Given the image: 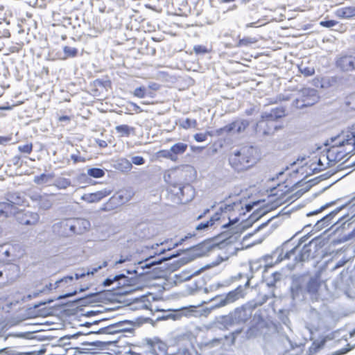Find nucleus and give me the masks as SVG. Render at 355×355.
<instances>
[{"label": "nucleus", "instance_id": "obj_1", "mask_svg": "<svg viewBox=\"0 0 355 355\" xmlns=\"http://www.w3.org/2000/svg\"><path fill=\"white\" fill-rule=\"evenodd\" d=\"M331 143V147L325 153H322V159H328L333 166L344 159L349 154L355 153V126L332 137Z\"/></svg>", "mask_w": 355, "mask_h": 355}, {"label": "nucleus", "instance_id": "obj_2", "mask_svg": "<svg viewBox=\"0 0 355 355\" xmlns=\"http://www.w3.org/2000/svg\"><path fill=\"white\" fill-rule=\"evenodd\" d=\"M304 241L302 239L298 243L297 245L290 248L289 241L285 242L282 248H277L275 254H279L277 261H282L284 259H289L291 257H294L295 263L304 262L309 260L311 258H314L316 251V244L313 241H310L307 244H304L301 250H299L300 245Z\"/></svg>", "mask_w": 355, "mask_h": 355}, {"label": "nucleus", "instance_id": "obj_3", "mask_svg": "<svg viewBox=\"0 0 355 355\" xmlns=\"http://www.w3.org/2000/svg\"><path fill=\"white\" fill-rule=\"evenodd\" d=\"M254 153L255 149L249 146L233 149L229 155V164L238 173L247 171L256 163Z\"/></svg>", "mask_w": 355, "mask_h": 355}, {"label": "nucleus", "instance_id": "obj_4", "mask_svg": "<svg viewBox=\"0 0 355 355\" xmlns=\"http://www.w3.org/2000/svg\"><path fill=\"white\" fill-rule=\"evenodd\" d=\"M249 284L250 279L248 278L244 286H239L234 290L230 291L226 295L216 296L211 300V301L214 302L211 309L225 306L235 302L241 298H243L245 294V289L249 286Z\"/></svg>", "mask_w": 355, "mask_h": 355}, {"label": "nucleus", "instance_id": "obj_5", "mask_svg": "<svg viewBox=\"0 0 355 355\" xmlns=\"http://www.w3.org/2000/svg\"><path fill=\"white\" fill-rule=\"evenodd\" d=\"M319 100L318 91L313 88L306 87L299 92V96L293 102L294 107L302 109L316 103Z\"/></svg>", "mask_w": 355, "mask_h": 355}, {"label": "nucleus", "instance_id": "obj_6", "mask_svg": "<svg viewBox=\"0 0 355 355\" xmlns=\"http://www.w3.org/2000/svg\"><path fill=\"white\" fill-rule=\"evenodd\" d=\"M55 225L69 230L71 234H82L89 230L91 224L87 219L76 218L64 220Z\"/></svg>", "mask_w": 355, "mask_h": 355}, {"label": "nucleus", "instance_id": "obj_7", "mask_svg": "<svg viewBox=\"0 0 355 355\" xmlns=\"http://www.w3.org/2000/svg\"><path fill=\"white\" fill-rule=\"evenodd\" d=\"M305 277L303 276H293L292 283L290 287L291 295L293 301L301 302L305 299L306 294Z\"/></svg>", "mask_w": 355, "mask_h": 355}, {"label": "nucleus", "instance_id": "obj_8", "mask_svg": "<svg viewBox=\"0 0 355 355\" xmlns=\"http://www.w3.org/2000/svg\"><path fill=\"white\" fill-rule=\"evenodd\" d=\"M25 202V198L23 193L19 192H12L7 194L6 201L0 202L6 205V215L15 214L17 211V206L23 205Z\"/></svg>", "mask_w": 355, "mask_h": 355}, {"label": "nucleus", "instance_id": "obj_9", "mask_svg": "<svg viewBox=\"0 0 355 355\" xmlns=\"http://www.w3.org/2000/svg\"><path fill=\"white\" fill-rule=\"evenodd\" d=\"M115 279H117V285L113 288H123L124 291H121V294L128 293L139 289L137 285V278L128 277L124 274L115 275Z\"/></svg>", "mask_w": 355, "mask_h": 355}, {"label": "nucleus", "instance_id": "obj_10", "mask_svg": "<svg viewBox=\"0 0 355 355\" xmlns=\"http://www.w3.org/2000/svg\"><path fill=\"white\" fill-rule=\"evenodd\" d=\"M250 123L245 119H238L235 121L216 130V135L222 136L229 133H241L243 132L249 125Z\"/></svg>", "mask_w": 355, "mask_h": 355}, {"label": "nucleus", "instance_id": "obj_11", "mask_svg": "<svg viewBox=\"0 0 355 355\" xmlns=\"http://www.w3.org/2000/svg\"><path fill=\"white\" fill-rule=\"evenodd\" d=\"M5 282L0 283L1 287L8 286L14 284L20 276V268L16 264L10 265L4 268Z\"/></svg>", "mask_w": 355, "mask_h": 355}, {"label": "nucleus", "instance_id": "obj_12", "mask_svg": "<svg viewBox=\"0 0 355 355\" xmlns=\"http://www.w3.org/2000/svg\"><path fill=\"white\" fill-rule=\"evenodd\" d=\"M234 320L231 312L227 315H219L213 321L211 327L220 330H227L236 324Z\"/></svg>", "mask_w": 355, "mask_h": 355}, {"label": "nucleus", "instance_id": "obj_13", "mask_svg": "<svg viewBox=\"0 0 355 355\" xmlns=\"http://www.w3.org/2000/svg\"><path fill=\"white\" fill-rule=\"evenodd\" d=\"M146 343L150 352L153 355H168L167 345L157 338H146Z\"/></svg>", "mask_w": 355, "mask_h": 355}, {"label": "nucleus", "instance_id": "obj_14", "mask_svg": "<svg viewBox=\"0 0 355 355\" xmlns=\"http://www.w3.org/2000/svg\"><path fill=\"white\" fill-rule=\"evenodd\" d=\"M336 67L344 72L355 71V56L343 55L336 61Z\"/></svg>", "mask_w": 355, "mask_h": 355}, {"label": "nucleus", "instance_id": "obj_15", "mask_svg": "<svg viewBox=\"0 0 355 355\" xmlns=\"http://www.w3.org/2000/svg\"><path fill=\"white\" fill-rule=\"evenodd\" d=\"M215 248V245L212 244L211 241H207L187 248V250H189L190 254L196 258L207 255Z\"/></svg>", "mask_w": 355, "mask_h": 355}, {"label": "nucleus", "instance_id": "obj_16", "mask_svg": "<svg viewBox=\"0 0 355 355\" xmlns=\"http://www.w3.org/2000/svg\"><path fill=\"white\" fill-rule=\"evenodd\" d=\"M306 291L312 299V300H318L319 297L318 290L321 286V281L319 275L311 277L309 280L306 282Z\"/></svg>", "mask_w": 355, "mask_h": 355}, {"label": "nucleus", "instance_id": "obj_17", "mask_svg": "<svg viewBox=\"0 0 355 355\" xmlns=\"http://www.w3.org/2000/svg\"><path fill=\"white\" fill-rule=\"evenodd\" d=\"M133 324L128 320L121 321L102 329L101 331L105 334H116L130 331L132 329Z\"/></svg>", "mask_w": 355, "mask_h": 355}, {"label": "nucleus", "instance_id": "obj_18", "mask_svg": "<svg viewBox=\"0 0 355 355\" xmlns=\"http://www.w3.org/2000/svg\"><path fill=\"white\" fill-rule=\"evenodd\" d=\"M40 220V216L36 212L25 211L19 212L17 215V220L24 225H35Z\"/></svg>", "mask_w": 355, "mask_h": 355}, {"label": "nucleus", "instance_id": "obj_19", "mask_svg": "<svg viewBox=\"0 0 355 355\" xmlns=\"http://www.w3.org/2000/svg\"><path fill=\"white\" fill-rule=\"evenodd\" d=\"M17 257L16 248L11 244L0 245V260L3 261H15Z\"/></svg>", "mask_w": 355, "mask_h": 355}, {"label": "nucleus", "instance_id": "obj_20", "mask_svg": "<svg viewBox=\"0 0 355 355\" xmlns=\"http://www.w3.org/2000/svg\"><path fill=\"white\" fill-rule=\"evenodd\" d=\"M112 190L110 189H104L94 193H85L81 196V199L87 203H94L101 201L103 198L110 195Z\"/></svg>", "mask_w": 355, "mask_h": 355}, {"label": "nucleus", "instance_id": "obj_21", "mask_svg": "<svg viewBox=\"0 0 355 355\" xmlns=\"http://www.w3.org/2000/svg\"><path fill=\"white\" fill-rule=\"evenodd\" d=\"M231 313L237 324L246 322L251 317L252 311L250 307L242 306L235 309Z\"/></svg>", "mask_w": 355, "mask_h": 355}, {"label": "nucleus", "instance_id": "obj_22", "mask_svg": "<svg viewBox=\"0 0 355 355\" xmlns=\"http://www.w3.org/2000/svg\"><path fill=\"white\" fill-rule=\"evenodd\" d=\"M175 194L182 202L185 203L191 201L194 198L195 191L190 184H186L182 187L178 186Z\"/></svg>", "mask_w": 355, "mask_h": 355}, {"label": "nucleus", "instance_id": "obj_23", "mask_svg": "<svg viewBox=\"0 0 355 355\" xmlns=\"http://www.w3.org/2000/svg\"><path fill=\"white\" fill-rule=\"evenodd\" d=\"M345 205H343L341 207H337L336 209L330 212L329 214L326 215L320 220H318L315 223L314 227L316 230H321L323 228L329 226L331 223H333V218L335 216L345 207Z\"/></svg>", "mask_w": 355, "mask_h": 355}, {"label": "nucleus", "instance_id": "obj_24", "mask_svg": "<svg viewBox=\"0 0 355 355\" xmlns=\"http://www.w3.org/2000/svg\"><path fill=\"white\" fill-rule=\"evenodd\" d=\"M277 129L274 124L266 123L264 120H259L257 123L255 131L257 134L266 136L272 135Z\"/></svg>", "mask_w": 355, "mask_h": 355}, {"label": "nucleus", "instance_id": "obj_25", "mask_svg": "<svg viewBox=\"0 0 355 355\" xmlns=\"http://www.w3.org/2000/svg\"><path fill=\"white\" fill-rule=\"evenodd\" d=\"M230 223L226 225H223V227L225 228H229L230 234L231 235L229 236V239H230V242L232 241L233 239H237L238 237L240 236V234L242 232V230H243V226L236 225L233 226L235 225L238 221L239 219L237 218H235L233 220H231L230 218Z\"/></svg>", "mask_w": 355, "mask_h": 355}, {"label": "nucleus", "instance_id": "obj_26", "mask_svg": "<svg viewBox=\"0 0 355 355\" xmlns=\"http://www.w3.org/2000/svg\"><path fill=\"white\" fill-rule=\"evenodd\" d=\"M150 259H146L145 261H141L137 263L135 268L132 270H127L128 274H135L138 276H141L148 272H145V269H149L152 266H154L156 262L150 261L147 263Z\"/></svg>", "mask_w": 355, "mask_h": 355}, {"label": "nucleus", "instance_id": "obj_27", "mask_svg": "<svg viewBox=\"0 0 355 355\" xmlns=\"http://www.w3.org/2000/svg\"><path fill=\"white\" fill-rule=\"evenodd\" d=\"M241 332V329H238L231 333L229 336H225L224 338H216L207 342L205 345L206 347L211 348L220 345L224 339L231 338V344H234L236 336Z\"/></svg>", "mask_w": 355, "mask_h": 355}, {"label": "nucleus", "instance_id": "obj_28", "mask_svg": "<svg viewBox=\"0 0 355 355\" xmlns=\"http://www.w3.org/2000/svg\"><path fill=\"white\" fill-rule=\"evenodd\" d=\"M150 302L146 297L142 296L140 298L135 299L132 303L130 304V309L132 310H147L149 309Z\"/></svg>", "mask_w": 355, "mask_h": 355}, {"label": "nucleus", "instance_id": "obj_29", "mask_svg": "<svg viewBox=\"0 0 355 355\" xmlns=\"http://www.w3.org/2000/svg\"><path fill=\"white\" fill-rule=\"evenodd\" d=\"M336 15L342 19H350L355 17V7H344L336 10Z\"/></svg>", "mask_w": 355, "mask_h": 355}, {"label": "nucleus", "instance_id": "obj_30", "mask_svg": "<svg viewBox=\"0 0 355 355\" xmlns=\"http://www.w3.org/2000/svg\"><path fill=\"white\" fill-rule=\"evenodd\" d=\"M187 148V144L182 142L176 143L171 147V152L175 155V161L178 160V156L184 153Z\"/></svg>", "mask_w": 355, "mask_h": 355}, {"label": "nucleus", "instance_id": "obj_31", "mask_svg": "<svg viewBox=\"0 0 355 355\" xmlns=\"http://www.w3.org/2000/svg\"><path fill=\"white\" fill-rule=\"evenodd\" d=\"M115 130L119 137H129L131 133L134 132L135 128L128 125H119L115 127Z\"/></svg>", "mask_w": 355, "mask_h": 355}, {"label": "nucleus", "instance_id": "obj_32", "mask_svg": "<svg viewBox=\"0 0 355 355\" xmlns=\"http://www.w3.org/2000/svg\"><path fill=\"white\" fill-rule=\"evenodd\" d=\"M315 159L317 166L313 168V172H320L326 168L327 166H332L328 159H322V153L319 156V157H315Z\"/></svg>", "mask_w": 355, "mask_h": 355}, {"label": "nucleus", "instance_id": "obj_33", "mask_svg": "<svg viewBox=\"0 0 355 355\" xmlns=\"http://www.w3.org/2000/svg\"><path fill=\"white\" fill-rule=\"evenodd\" d=\"M53 185L59 189H65L71 185V180L65 178L59 177L55 180Z\"/></svg>", "mask_w": 355, "mask_h": 355}, {"label": "nucleus", "instance_id": "obj_34", "mask_svg": "<svg viewBox=\"0 0 355 355\" xmlns=\"http://www.w3.org/2000/svg\"><path fill=\"white\" fill-rule=\"evenodd\" d=\"M218 219H219V217L218 216V214H216L215 216L211 217L209 220L199 223L196 227V230L197 231L207 230L208 227L212 226L214 224V222L216 220H218Z\"/></svg>", "mask_w": 355, "mask_h": 355}, {"label": "nucleus", "instance_id": "obj_35", "mask_svg": "<svg viewBox=\"0 0 355 355\" xmlns=\"http://www.w3.org/2000/svg\"><path fill=\"white\" fill-rule=\"evenodd\" d=\"M53 205V202L50 197L46 194L43 195V198L40 202V205H38V208L42 210H47L49 209Z\"/></svg>", "mask_w": 355, "mask_h": 355}, {"label": "nucleus", "instance_id": "obj_36", "mask_svg": "<svg viewBox=\"0 0 355 355\" xmlns=\"http://www.w3.org/2000/svg\"><path fill=\"white\" fill-rule=\"evenodd\" d=\"M53 178V174L42 173L34 178V182L37 184H43L49 182Z\"/></svg>", "mask_w": 355, "mask_h": 355}, {"label": "nucleus", "instance_id": "obj_37", "mask_svg": "<svg viewBox=\"0 0 355 355\" xmlns=\"http://www.w3.org/2000/svg\"><path fill=\"white\" fill-rule=\"evenodd\" d=\"M87 173L92 178H99L104 176L105 171L99 168H91L87 170Z\"/></svg>", "mask_w": 355, "mask_h": 355}, {"label": "nucleus", "instance_id": "obj_38", "mask_svg": "<svg viewBox=\"0 0 355 355\" xmlns=\"http://www.w3.org/2000/svg\"><path fill=\"white\" fill-rule=\"evenodd\" d=\"M261 120H264L266 123L273 124V122L277 119L275 118L274 111L271 110L269 112H263L261 115Z\"/></svg>", "mask_w": 355, "mask_h": 355}, {"label": "nucleus", "instance_id": "obj_39", "mask_svg": "<svg viewBox=\"0 0 355 355\" xmlns=\"http://www.w3.org/2000/svg\"><path fill=\"white\" fill-rule=\"evenodd\" d=\"M107 266V261H103L101 264L96 265L94 266L87 268H86V274H88V276L93 275L96 272H97L99 270L106 267Z\"/></svg>", "mask_w": 355, "mask_h": 355}, {"label": "nucleus", "instance_id": "obj_40", "mask_svg": "<svg viewBox=\"0 0 355 355\" xmlns=\"http://www.w3.org/2000/svg\"><path fill=\"white\" fill-rule=\"evenodd\" d=\"M58 349L64 350L65 355H76V353H81V350L83 349V348L72 345L66 348L58 347Z\"/></svg>", "mask_w": 355, "mask_h": 355}, {"label": "nucleus", "instance_id": "obj_41", "mask_svg": "<svg viewBox=\"0 0 355 355\" xmlns=\"http://www.w3.org/2000/svg\"><path fill=\"white\" fill-rule=\"evenodd\" d=\"M63 52L64 55V59L67 58H74L78 54V49L74 47H70L68 46H64L63 47Z\"/></svg>", "mask_w": 355, "mask_h": 355}, {"label": "nucleus", "instance_id": "obj_42", "mask_svg": "<svg viewBox=\"0 0 355 355\" xmlns=\"http://www.w3.org/2000/svg\"><path fill=\"white\" fill-rule=\"evenodd\" d=\"M304 193V191H303L302 190H299L293 194H290V193H286L285 197H286V198L285 201L286 202H288V201L293 202L295 200H297V198H299L300 197H301Z\"/></svg>", "mask_w": 355, "mask_h": 355}, {"label": "nucleus", "instance_id": "obj_43", "mask_svg": "<svg viewBox=\"0 0 355 355\" xmlns=\"http://www.w3.org/2000/svg\"><path fill=\"white\" fill-rule=\"evenodd\" d=\"M257 41L254 38L247 37L243 39H240L238 44H236V47L241 46H248L251 44L255 43Z\"/></svg>", "mask_w": 355, "mask_h": 355}, {"label": "nucleus", "instance_id": "obj_44", "mask_svg": "<svg viewBox=\"0 0 355 355\" xmlns=\"http://www.w3.org/2000/svg\"><path fill=\"white\" fill-rule=\"evenodd\" d=\"M158 154H159V157H164V158H166V159H169L170 160H171L173 162H176L175 161V155H173V154L172 153L171 148L169 150H159L158 152Z\"/></svg>", "mask_w": 355, "mask_h": 355}, {"label": "nucleus", "instance_id": "obj_45", "mask_svg": "<svg viewBox=\"0 0 355 355\" xmlns=\"http://www.w3.org/2000/svg\"><path fill=\"white\" fill-rule=\"evenodd\" d=\"M8 24L0 22V39L8 38L10 36L9 30L7 28Z\"/></svg>", "mask_w": 355, "mask_h": 355}, {"label": "nucleus", "instance_id": "obj_46", "mask_svg": "<svg viewBox=\"0 0 355 355\" xmlns=\"http://www.w3.org/2000/svg\"><path fill=\"white\" fill-rule=\"evenodd\" d=\"M33 144L27 143L24 145L18 146L17 148L20 153L30 154L33 151Z\"/></svg>", "mask_w": 355, "mask_h": 355}, {"label": "nucleus", "instance_id": "obj_47", "mask_svg": "<svg viewBox=\"0 0 355 355\" xmlns=\"http://www.w3.org/2000/svg\"><path fill=\"white\" fill-rule=\"evenodd\" d=\"M145 163V159L143 157L141 156H134L131 158V162H128L127 164L128 165V168L131 166V164H134L135 165H142Z\"/></svg>", "mask_w": 355, "mask_h": 355}, {"label": "nucleus", "instance_id": "obj_48", "mask_svg": "<svg viewBox=\"0 0 355 355\" xmlns=\"http://www.w3.org/2000/svg\"><path fill=\"white\" fill-rule=\"evenodd\" d=\"M239 205L234 204V202L229 204H224L220 206V209L225 213L229 211H235V206H238Z\"/></svg>", "mask_w": 355, "mask_h": 355}, {"label": "nucleus", "instance_id": "obj_49", "mask_svg": "<svg viewBox=\"0 0 355 355\" xmlns=\"http://www.w3.org/2000/svg\"><path fill=\"white\" fill-rule=\"evenodd\" d=\"M133 94L140 98H144L146 95V89L144 87H137L134 90Z\"/></svg>", "mask_w": 355, "mask_h": 355}, {"label": "nucleus", "instance_id": "obj_50", "mask_svg": "<svg viewBox=\"0 0 355 355\" xmlns=\"http://www.w3.org/2000/svg\"><path fill=\"white\" fill-rule=\"evenodd\" d=\"M197 125V121L196 119H186L182 124V126L184 128H195Z\"/></svg>", "mask_w": 355, "mask_h": 355}, {"label": "nucleus", "instance_id": "obj_51", "mask_svg": "<svg viewBox=\"0 0 355 355\" xmlns=\"http://www.w3.org/2000/svg\"><path fill=\"white\" fill-rule=\"evenodd\" d=\"M193 51L196 54H205L209 52L206 46L202 45H196L193 46Z\"/></svg>", "mask_w": 355, "mask_h": 355}, {"label": "nucleus", "instance_id": "obj_52", "mask_svg": "<svg viewBox=\"0 0 355 355\" xmlns=\"http://www.w3.org/2000/svg\"><path fill=\"white\" fill-rule=\"evenodd\" d=\"M211 135L209 132L205 133H196L194 135L193 138L198 142L205 141L207 139V135Z\"/></svg>", "mask_w": 355, "mask_h": 355}, {"label": "nucleus", "instance_id": "obj_53", "mask_svg": "<svg viewBox=\"0 0 355 355\" xmlns=\"http://www.w3.org/2000/svg\"><path fill=\"white\" fill-rule=\"evenodd\" d=\"M70 339L69 337H62L61 338L60 340H59V345H58V347H64V348H66V347H71L72 345H73L72 344V343L71 342H67V340H69Z\"/></svg>", "mask_w": 355, "mask_h": 355}, {"label": "nucleus", "instance_id": "obj_54", "mask_svg": "<svg viewBox=\"0 0 355 355\" xmlns=\"http://www.w3.org/2000/svg\"><path fill=\"white\" fill-rule=\"evenodd\" d=\"M274 111L275 118L280 119L285 116V109L283 107L272 109Z\"/></svg>", "mask_w": 355, "mask_h": 355}, {"label": "nucleus", "instance_id": "obj_55", "mask_svg": "<svg viewBox=\"0 0 355 355\" xmlns=\"http://www.w3.org/2000/svg\"><path fill=\"white\" fill-rule=\"evenodd\" d=\"M73 279V277L71 276V275L64 277L63 278H62L55 282V284H53V288H58L60 286V284L62 282L67 283L69 282H71Z\"/></svg>", "mask_w": 355, "mask_h": 355}, {"label": "nucleus", "instance_id": "obj_56", "mask_svg": "<svg viewBox=\"0 0 355 355\" xmlns=\"http://www.w3.org/2000/svg\"><path fill=\"white\" fill-rule=\"evenodd\" d=\"M30 198L31 199V200L33 202H35L37 207H38V205H40V201L43 198V195H41V194H39V193H31L30 195Z\"/></svg>", "mask_w": 355, "mask_h": 355}, {"label": "nucleus", "instance_id": "obj_57", "mask_svg": "<svg viewBox=\"0 0 355 355\" xmlns=\"http://www.w3.org/2000/svg\"><path fill=\"white\" fill-rule=\"evenodd\" d=\"M324 345V341H321L319 343H316L315 342H313L311 347L309 349L310 352H316L318 349L322 348L323 345Z\"/></svg>", "mask_w": 355, "mask_h": 355}, {"label": "nucleus", "instance_id": "obj_58", "mask_svg": "<svg viewBox=\"0 0 355 355\" xmlns=\"http://www.w3.org/2000/svg\"><path fill=\"white\" fill-rule=\"evenodd\" d=\"M85 276H88V274H86V268L79 269L74 274V277L76 279L83 278Z\"/></svg>", "mask_w": 355, "mask_h": 355}, {"label": "nucleus", "instance_id": "obj_59", "mask_svg": "<svg viewBox=\"0 0 355 355\" xmlns=\"http://www.w3.org/2000/svg\"><path fill=\"white\" fill-rule=\"evenodd\" d=\"M300 69L301 72L303 74H304L306 76H311L315 72V70L313 68H310V67H300Z\"/></svg>", "mask_w": 355, "mask_h": 355}, {"label": "nucleus", "instance_id": "obj_60", "mask_svg": "<svg viewBox=\"0 0 355 355\" xmlns=\"http://www.w3.org/2000/svg\"><path fill=\"white\" fill-rule=\"evenodd\" d=\"M310 318L314 320H318L320 319L319 312L314 308H311L309 310Z\"/></svg>", "mask_w": 355, "mask_h": 355}, {"label": "nucleus", "instance_id": "obj_61", "mask_svg": "<svg viewBox=\"0 0 355 355\" xmlns=\"http://www.w3.org/2000/svg\"><path fill=\"white\" fill-rule=\"evenodd\" d=\"M337 24H338V22L334 20H326V21H322L320 22L321 26H322L324 27H327V28L334 27Z\"/></svg>", "mask_w": 355, "mask_h": 355}, {"label": "nucleus", "instance_id": "obj_62", "mask_svg": "<svg viewBox=\"0 0 355 355\" xmlns=\"http://www.w3.org/2000/svg\"><path fill=\"white\" fill-rule=\"evenodd\" d=\"M128 105L130 107V110L134 111L136 113H140L143 111L141 107L135 103L130 102Z\"/></svg>", "mask_w": 355, "mask_h": 355}, {"label": "nucleus", "instance_id": "obj_63", "mask_svg": "<svg viewBox=\"0 0 355 355\" xmlns=\"http://www.w3.org/2000/svg\"><path fill=\"white\" fill-rule=\"evenodd\" d=\"M114 283H117V279H115V276L113 278L108 277L103 282L104 286H110Z\"/></svg>", "mask_w": 355, "mask_h": 355}, {"label": "nucleus", "instance_id": "obj_64", "mask_svg": "<svg viewBox=\"0 0 355 355\" xmlns=\"http://www.w3.org/2000/svg\"><path fill=\"white\" fill-rule=\"evenodd\" d=\"M6 207L5 205L0 203V217H4V218L8 217L6 215V212H8V211L6 210Z\"/></svg>", "mask_w": 355, "mask_h": 355}]
</instances>
